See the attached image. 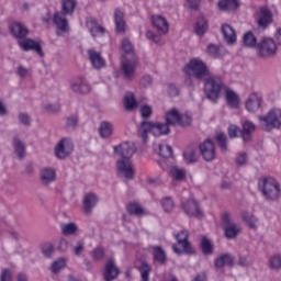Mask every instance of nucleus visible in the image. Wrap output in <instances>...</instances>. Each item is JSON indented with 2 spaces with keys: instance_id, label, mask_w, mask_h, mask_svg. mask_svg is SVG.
Wrapping results in <instances>:
<instances>
[{
  "instance_id": "nucleus-1",
  "label": "nucleus",
  "mask_w": 281,
  "mask_h": 281,
  "mask_svg": "<svg viewBox=\"0 0 281 281\" xmlns=\"http://www.w3.org/2000/svg\"><path fill=\"white\" fill-rule=\"evenodd\" d=\"M135 144L128 142L114 147V153L121 157L116 162V169L122 177H125V179H133V175H135L133 162H131V157L135 155Z\"/></svg>"
},
{
  "instance_id": "nucleus-2",
  "label": "nucleus",
  "mask_w": 281,
  "mask_h": 281,
  "mask_svg": "<svg viewBox=\"0 0 281 281\" xmlns=\"http://www.w3.org/2000/svg\"><path fill=\"white\" fill-rule=\"evenodd\" d=\"M121 49L123 52L121 59V71L126 80H133V78H135V71L137 69V57L135 56L133 44L128 38L122 40Z\"/></svg>"
},
{
  "instance_id": "nucleus-3",
  "label": "nucleus",
  "mask_w": 281,
  "mask_h": 281,
  "mask_svg": "<svg viewBox=\"0 0 281 281\" xmlns=\"http://www.w3.org/2000/svg\"><path fill=\"white\" fill-rule=\"evenodd\" d=\"M202 82H204V93L211 102H216V100L221 98V93L227 89L223 78L218 75H212V72H210Z\"/></svg>"
},
{
  "instance_id": "nucleus-4",
  "label": "nucleus",
  "mask_w": 281,
  "mask_h": 281,
  "mask_svg": "<svg viewBox=\"0 0 281 281\" xmlns=\"http://www.w3.org/2000/svg\"><path fill=\"white\" fill-rule=\"evenodd\" d=\"M258 190L266 201H278L281 195L280 183L274 178H262L258 182Z\"/></svg>"
},
{
  "instance_id": "nucleus-5",
  "label": "nucleus",
  "mask_w": 281,
  "mask_h": 281,
  "mask_svg": "<svg viewBox=\"0 0 281 281\" xmlns=\"http://www.w3.org/2000/svg\"><path fill=\"white\" fill-rule=\"evenodd\" d=\"M148 133H151L154 137H161V135H168V133H170V128L165 123L143 121L138 126V135L145 143L148 142Z\"/></svg>"
},
{
  "instance_id": "nucleus-6",
  "label": "nucleus",
  "mask_w": 281,
  "mask_h": 281,
  "mask_svg": "<svg viewBox=\"0 0 281 281\" xmlns=\"http://www.w3.org/2000/svg\"><path fill=\"white\" fill-rule=\"evenodd\" d=\"M151 24L153 27L156 30L157 34L153 33V31L146 32V38L149 41H153L157 45H164V41L161 40V36L168 34V30L170 25L168 24V20L161 15H154L151 16Z\"/></svg>"
},
{
  "instance_id": "nucleus-7",
  "label": "nucleus",
  "mask_w": 281,
  "mask_h": 281,
  "mask_svg": "<svg viewBox=\"0 0 281 281\" xmlns=\"http://www.w3.org/2000/svg\"><path fill=\"white\" fill-rule=\"evenodd\" d=\"M183 71L190 78H195L196 80H203L210 76V68L207 64L201 58L191 59L183 68Z\"/></svg>"
},
{
  "instance_id": "nucleus-8",
  "label": "nucleus",
  "mask_w": 281,
  "mask_h": 281,
  "mask_svg": "<svg viewBox=\"0 0 281 281\" xmlns=\"http://www.w3.org/2000/svg\"><path fill=\"white\" fill-rule=\"evenodd\" d=\"M258 120H259V125L263 131H273V128H280L281 110L272 109L266 115H260Z\"/></svg>"
},
{
  "instance_id": "nucleus-9",
  "label": "nucleus",
  "mask_w": 281,
  "mask_h": 281,
  "mask_svg": "<svg viewBox=\"0 0 281 281\" xmlns=\"http://www.w3.org/2000/svg\"><path fill=\"white\" fill-rule=\"evenodd\" d=\"M278 54V44L271 37H263L257 43V56L259 58H272Z\"/></svg>"
},
{
  "instance_id": "nucleus-10",
  "label": "nucleus",
  "mask_w": 281,
  "mask_h": 281,
  "mask_svg": "<svg viewBox=\"0 0 281 281\" xmlns=\"http://www.w3.org/2000/svg\"><path fill=\"white\" fill-rule=\"evenodd\" d=\"M178 245L182 247L180 249L177 244H173L172 249L175 254H178V256H181V254H192V245H190V241H188V238L190 236V233L186 229L180 231L178 234H173Z\"/></svg>"
},
{
  "instance_id": "nucleus-11",
  "label": "nucleus",
  "mask_w": 281,
  "mask_h": 281,
  "mask_svg": "<svg viewBox=\"0 0 281 281\" xmlns=\"http://www.w3.org/2000/svg\"><path fill=\"white\" fill-rule=\"evenodd\" d=\"M74 151V142L69 138H63L55 147V155L58 159L69 157Z\"/></svg>"
},
{
  "instance_id": "nucleus-12",
  "label": "nucleus",
  "mask_w": 281,
  "mask_h": 281,
  "mask_svg": "<svg viewBox=\"0 0 281 281\" xmlns=\"http://www.w3.org/2000/svg\"><path fill=\"white\" fill-rule=\"evenodd\" d=\"M199 148L204 161H214V159H216V148L212 139H205L200 144Z\"/></svg>"
},
{
  "instance_id": "nucleus-13",
  "label": "nucleus",
  "mask_w": 281,
  "mask_h": 281,
  "mask_svg": "<svg viewBox=\"0 0 281 281\" xmlns=\"http://www.w3.org/2000/svg\"><path fill=\"white\" fill-rule=\"evenodd\" d=\"M256 21L259 27H269V25L273 23V13H271V10H269V8L261 7L259 9V12H257Z\"/></svg>"
},
{
  "instance_id": "nucleus-14",
  "label": "nucleus",
  "mask_w": 281,
  "mask_h": 281,
  "mask_svg": "<svg viewBox=\"0 0 281 281\" xmlns=\"http://www.w3.org/2000/svg\"><path fill=\"white\" fill-rule=\"evenodd\" d=\"M182 209L184 210L186 214L189 216H193L195 218H203V211L199 206V202L194 199H191L187 202L182 203Z\"/></svg>"
},
{
  "instance_id": "nucleus-15",
  "label": "nucleus",
  "mask_w": 281,
  "mask_h": 281,
  "mask_svg": "<svg viewBox=\"0 0 281 281\" xmlns=\"http://www.w3.org/2000/svg\"><path fill=\"white\" fill-rule=\"evenodd\" d=\"M262 106V95L258 93H251L248 95L245 102V108L249 113H256Z\"/></svg>"
},
{
  "instance_id": "nucleus-16",
  "label": "nucleus",
  "mask_w": 281,
  "mask_h": 281,
  "mask_svg": "<svg viewBox=\"0 0 281 281\" xmlns=\"http://www.w3.org/2000/svg\"><path fill=\"white\" fill-rule=\"evenodd\" d=\"M9 32L12 34L14 38H18L19 41L25 38L27 34H30V31H27V27L23 25L21 22H11L9 24Z\"/></svg>"
},
{
  "instance_id": "nucleus-17",
  "label": "nucleus",
  "mask_w": 281,
  "mask_h": 281,
  "mask_svg": "<svg viewBox=\"0 0 281 281\" xmlns=\"http://www.w3.org/2000/svg\"><path fill=\"white\" fill-rule=\"evenodd\" d=\"M18 45L21 47V49H23V52L33 50L40 54V56H43V48L41 47V43L32 38L19 40Z\"/></svg>"
},
{
  "instance_id": "nucleus-18",
  "label": "nucleus",
  "mask_w": 281,
  "mask_h": 281,
  "mask_svg": "<svg viewBox=\"0 0 281 281\" xmlns=\"http://www.w3.org/2000/svg\"><path fill=\"white\" fill-rule=\"evenodd\" d=\"M67 16H69L67 13L55 12L53 22L56 25L57 30L59 32H63L64 34L69 32V21L67 20Z\"/></svg>"
},
{
  "instance_id": "nucleus-19",
  "label": "nucleus",
  "mask_w": 281,
  "mask_h": 281,
  "mask_svg": "<svg viewBox=\"0 0 281 281\" xmlns=\"http://www.w3.org/2000/svg\"><path fill=\"white\" fill-rule=\"evenodd\" d=\"M70 89L74 93L85 94L91 91V86L85 78H77L70 83Z\"/></svg>"
},
{
  "instance_id": "nucleus-20",
  "label": "nucleus",
  "mask_w": 281,
  "mask_h": 281,
  "mask_svg": "<svg viewBox=\"0 0 281 281\" xmlns=\"http://www.w3.org/2000/svg\"><path fill=\"white\" fill-rule=\"evenodd\" d=\"M88 58L94 69H102L106 67V60H104V57L93 48L88 49Z\"/></svg>"
},
{
  "instance_id": "nucleus-21",
  "label": "nucleus",
  "mask_w": 281,
  "mask_h": 281,
  "mask_svg": "<svg viewBox=\"0 0 281 281\" xmlns=\"http://www.w3.org/2000/svg\"><path fill=\"white\" fill-rule=\"evenodd\" d=\"M103 276L105 281H113L120 276V269L115 266L114 259L106 261Z\"/></svg>"
},
{
  "instance_id": "nucleus-22",
  "label": "nucleus",
  "mask_w": 281,
  "mask_h": 281,
  "mask_svg": "<svg viewBox=\"0 0 281 281\" xmlns=\"http://www.w3.org/2000/svg\"><path fill=\"white\" fill-rule=\"evenodd\" d=\"M224 93H225L226 104H228L231 109H238L240 104V99L238 98V94L236 93V91L229 89V87H226V89L224 90Z\"/></svg>"
},
{
  "instance_id": "nucleus-23",
  "label": "nucleus",
  "mask_w": 281,
  "mask_h": 281,
  "mask_svg": "<svg viewBox=\"0 0 281 281\" xmlns=\"http://www.w3.org/2000/svg\"><path fill=\"white\" fill-rule=\"evenodd\" d=\"M40 179L43 186H49V183H54L56 181V170L52 168H44L40 172Z\"/></svg>"
},
{
  "instance_id": "nucleus-24",
  "label": "nucleus",
  "mask_w": 281,
  "mask_h": 281,
  "mask_svg": "<svg viewBox=\"0 0 281 281\" xmlns=\"http://www.w3.org/2000/svg\"><path fill=\"white\" fill-rule=\"evenodd\" d=\"M95 205H98V195L94 193H86L83 196V212L90 214Z\"/></svg>"
},
{
  "instance_id": "nucleus-25",
  "label": "nucleus",
  "mask_w": 281,
  "mask_h": 281,
  "mask_svg": "<svg viewBox=\"0 0 281 281\" xmlns=\"http://www.w3.org/2000/svg\"><path fill=\"white\" fill-rule=\"evenodd\" d=\"M221 32L223 34L224 41H226L228 45H234L236 42V31L232 27V25L223 24Z\"/></svg>"
},
{
  "instance_id": "nucleus-26",
  "label": "nucleus",
  "mask_w": 281,
  "mask_h": 281,
  "mask_svg": "<svg viewBox=\"0 0 281 281\" xmlns=\"http://www.w3.org/2000/svg\"><path fill=\"white\" fill-rule=\"evenodd\" d=\"M86 25L91 34V36L95 37V36H102V34L104 33V27L100 26L98 24V22L95 21V19L90 18L87 20Z\"/></svg>"
},
{
  "instance_id": "nucleus-27",
  "label": "nucleus",
  "mask_w": 281,
  "mask_h": 281,
  "mask_svg": "<svg viewBox=\"0 0 281 281\" xmlns=\"http://www.w3.org/2000/svg\"><path fill=\"white\" fill-rule=\"evenodd\" d=\"M216 269H223V267H234V257L229 254H223L215 259L214 262Z\"/></svg>"
},
{
  "instance_id": "nucleus-28",
  "label": "nucleus",
  "mask_w": 281,
  "mask_h": 281,
  "mask_svg": "<svg viewBox=\"0 0 281 281\" xmlns=\"http://www.w3.org/2000/svg\"><path fill=\"white\" fill-rule=\"evenodd\" d=\"M223 229H224V235L226 238H228V240L236 238V236H238V234H240V232H241L240 224H238V223L228 224L227 226H223Z\"/></svg>"
},
{
  "instance_id": "nucleus-29",
  "label": "nucleus",
  "mask_w": 281,
  "mask_h": 281,
  "mask_svg": "<svg viewBox=\"0 0 281 281\" xmlns=\"http://www.w3.org/2000/svg\"><path fill=\"white\" fill-rule=\"evenodd\" d=\"M114 21L117 34H124L126 32V22L124 21V12L115 10Z\"/></svg>"
},
{
  "instance_id": "nucleus-30",
  "label": "nucleus",
  "mask_w": 281,
  "mask_h": 281,
  "mask_svg": "<svg viewBox=\"0 0 281 281\" xmlns=\"http://www.w3.org/2000/svg\"><path fill=\"white\" fill-rule=\"evenodd\" d=\"M217 8L222 12H234L238 9V0H218Z\"/></svg>"
},
{
  "instance_id": "nucleus-31",
  "label": "nucleus",
  "mask_w": 281,
  "mask_h": 281,
  "mask_svg": "<svg viewBox=\"0 0 281 281\" xmlns=\"http://www.w3.org/2000/svg\"><path fill=\"white\" fill-rule=\"evenodd\" d=\"M241 221H244L250 229H256L258 227V218L254 216V213L249 211H241Z\"/></svg>"
},
{
  "instance_id": "nucleus-32",
  "label": "nucleus",
  "mask_w": 281,
  "mask_h": 281,
  "mask_svg": "<svg viewBox=\"0 0 281 281\" xmlns=\"http://www.w3.org/2000/svg\"><path fill=\"white\" fill-rule=\"evenodd\" d=\"M209 25H207V20L203 15L199 16L195 25H194V32L198 36H203L205 32H207Z\"/></svg>"
},
{
  "instance_id": "nucleus-33",
  "label": "nucleus",
  "mask_w": 281,
  "mask_h": 281,
  "mask_svg": "<svg viewBox=\"0 0 281 281\" xmlns=\"http://www.w3.org/2000/svg\"><path fill=\"white\" fill-rule=\"evenodd\" d=\"M99 135L106 139V137H111L113 135V124L109 121H103L99 126Z\"/></svg>"
},
{
  "instance_id": "nucleus-34",
  "label": "nucleus",
  "mask_w": 281,
  "mask_h": 281,
  "mask_svg": "<svg viewBox=\"0 0 281 281\" xmlns=\"http://www.w3.org/2000/svg\"><path fill=\"white\" fill-rule=\"evenodd\" d=\"M126 210L128 214H132L134 216H146V210H144V207H142V204L137 202L128 203Z\"/></svg>"
},
{
  "instance_id": "nucleus-35",
  "label": "nucleus",
  "mask_w": 281,
  "mask_h": 281,
  "mask_svg": "<svg viewBox=\"0 0 281 281\" xmlns=\"http://www.w3.org/2000/svg\"><path fill=\"white\" fill-rule=\"evenodd\" d=\"M154 150L165 159H168V157H172V147L169 145L155 144Z\"/></svg>"
},
{
  "instance_id": "nucleus-36",
  "label": "nucleus",
  "mask_w": 281,
  "mask_h": 281,
  "mask_svg": "<svg viewBox=\"0 0 281 281\" xmlns=\"http://www.w3.org/2000/svg\"><path fill=\"white\" fill-rule=\"evenodd\" d=\"M12 146L18 159H23V157H25V143H23L21 138L15 137L13 138Z\"/></svg>"
},
{
  "instance_id": "nucleus-37",
  "label": "nucleus",
  "mask_w": 281,
  "mask_h": 281,
  "mask_svg": "<svg viewBox=\"0 0 281 281\" xmlns=\"http://www.w3.org/2000/svg\"><path fill=\"white\" fill-rule=\"evenodd\" d=\"M254 131H256V125L252 122H244L241 132V137L244 142H249L251 139V133H254Z\"/></svg>"
},
{
  "instance_id": "nucleus-38",
  "label": "nucleus",
  "mask_w": 281,
  "mask_h": 281,
  "mask_svg": "<svg viewBox=\"0 0 281 281\" xmlns=\"http://www.w3.org/2000/svg\"><path fill=\"white\" fill-rule=\"evenodd\" d=\"M60 5L61 13L71 15L76 10V5H78V2H76V0H61Z\"/></svg>"
},
{
  "instance_id": "nucleus-39",
  "label": "nucleus",
  "mask_w": 281,
  "mask_h": 281,
  "mask_svg": "<svg viewBox=\"0 0 281 281\" xmlns=\"http://www.w3.org/2000/svg\"><path fill=\"white\" fill-rule=\"evenodd\" d=\"M186 169L179 168L177 166H173L169 170V176L173 181H184L186 180Z\"/></svg>"
},
{
  "instance_id": "nucleus-40",
  "label": "nucleus",
  "mask_w": 281,
  "mask_h": 281,
  "mask_svg": "<svg viewBox=\"0 0 281 281\" xmlns=\"http://www.w3.org/2000/svg\"><path fill=\"white\" fill-rule=\"evenodd\" d=\"M137 269L140 273V281H150V271H153L150 265L143 261L139 266H137Z\"/></svg>"
},
{
  "instance_id": "nucleus-41",
  "label": "nucleus",
  "mask_w": 281,
  "mask_h": 281,
  "mask_svg": "<svg viewBox=\"0 0 281 281\" xmlns=\"http://www.w3.org/2000/svg\"><path fill=\"white\" fill-rule=\"evenodd\" d=\"M179 111L177 109H172L171 111L167 112L166 114V125L167 126H175V124H179Z\"/></svg>"
},
{
  "instance_id": "nucleus-42",
  "label": "nucleus",
  "mask_w": 281,
  "mask_h": 281,
  "mask_svg": "<svg viewBox=\"0 0 281 281\" xmlns=\"http://www.w3.org/2000/svg\"><path fill=\"white\" fill-rule=\"evenodd\" d=\"M124 106L126 111H133V109H137V101L135 100V94H133V92H127L125 94Z\"/></svg>"
},
{
  "instance_id": "nucleus-43",
  "label": "nucleus",
  "mask_w": 281,
  "mask_h": 281,
  "mask_svg": "<svg viewBox=\"0 0 281 281\" xmlns=\"http://www.w3.org/2000/svg\"><path fill=\"white\" fill-rule=\"evenodd\" d=\"M183 159L186 164H195V161H199V154H196V149H186V151L183 153Z\"/></svg>"
},
{
  "instance_id": "nucleus-44",
  "label": "nucleus",
  "mask_w": 281,
  "mask_h": 281,
  "mask_svg": "<svg viewBox=\"0 0 281 281\" xmlns=\"http://www.w3.org/2000/svg\"><path fill=\"white\" fill-rule=\"evenodd\" d=\"M153 256L155 262H159V265H164L166 262V251L159 246L153 247Z\"/></svg>"
},
{
  "instance_id": "nucleus-45",
  "label": "nucleus",
  "mask_w": 281,
  "mask_h": 281,
  "mask_svg": "<svg viewBox=\"0 0 281 281\" xmlns=\"http://www.w3.org/2000/svg\"><path fill=\"white\" fill-rule=\"evenodd\" d=\"M65 267H67V259L59 258L52 263L50 271L52 273H60Z\"/></svg>"
},
{
  "instance_id": "nucleus-46",
  "label": "nucleus",
  "mask_w": 281,
  "mask_h": 281,
  "mask_svg": "<svg viewBox=\"0 0 281 281\" xmlns=\"http://www.w3.org/2000/svg\"><path fill=\"white\" fill-rule=\"evenodd\" d=\"M243 43L245 47H257L258 42L256 36L251 32H247L243 37Z\"/></svg>"
},
{
  "instance_id": "nucleus-47",
  "label": "nucleus",
  "mask_w": 281,
  "mask_h": 281,
  "mask_svg": "<svg viewBox=\"0 0 281 281\" xmlns=\"http://www.w3.org/2000/svg\"><path fill=\"white\" fill-rule=\"evenodd\" d=\"M60 229L64 236H71V234L78 232V226L75 223L61 224Z\"/></svg>"
},
{
  "instance_id": "nucleus-48",
  "label": "nucleus",
  "mask_w": 281,
  "mask_h": 281,
  "mask_svg": "<svg viewBox=\"0 0 281 281\" xmlns=\"http://www.w3.org/2000/svg\"><path fill=\"white\" fill-rule=\"evenodd\" d=\"M206 54L212 58H221V48L216 44H209L206 47Z\"/></svg>"
},
{
  "instance_id": "nucleus-49",
  "label": "nucleus",
  "mask_w": 281,
  "mask_h": 281,
  "mask_svg": "<svg viewBox=\"0 0 281 281\" xmlns=\"http://www.w3.org/2000/svg\"><path fill=\"white\" fill-rule=\"evenodd\" d=\"M160 203L165 212H172V210H175V202L171 198H165L160 201Z\"/></svg>"
},
{
  "instance_id": "nucleus-50",
  "label": "nucleus",
  "mask_w": 281,
  "mask_h": 281,
  "mask_svg": "<svg viewBox=\"0 0 281 281\" xmlns=\"http://www.w3.org/2000/svg\"><path fill=\"white\" fill-rule=\"evenodd\" d=\"M201 249L205 255L212 254V241H210V239H207L206 237H203L201 239Z\"/></svg>"
},
{
  "instance_id": "nucleus-51",
  "label": "nucleus",
  "mask_w": 281,
  "mask_h": 281,
  "mask_svg": "<svg viewBox=\"0 0 281 281\" xmlns=\"http://www.w3.org/2000/svg\"><path fill=\"white\" fill-rule=\"evenodd\" d=\"M270 269H281V255H274L269 259Z\"/></svg>"
},
{
  "instance_id": "nucleus-52",
  "label": "nucleus",
  "mask_w": 281,
  "mask_h": 281,
  "mask_svg": "<svg viewBox=\"0 0 281 281\" xmlns=\"http://www.w3.org/2000/svg\"><path fill=\"white\" fill-rule=\"evenodd\" d=\"M216 142H217L221 150H223V151L227 150V136H225V134L218 133L216 135Z\"/></svg>"
},
{
  "instance_id": "nucleus-53",
  "label": "nucleus",
  "mask_w": 281,
  "mask_h": 281,
  "mask_svg": "<svg viewBox=\"0 0 281 281\" xmlns=\"http://www.w3.org/2000/svg\"><path fill=\"white\" fill-rule=\"evenodd\" d=\"M139 113L142 117L147 119L153 115V108L148 104H143L140 105Z\"/></svg>"
},
{
  "instance_id": "nucleus-54",
  "label": "nucleus",
  "mask_w": 281,
  "mask_h": 281,
  "mask_svg": "<svg viewBox=\"0 0 281 281\" xmlns=\"http://www.w3.org/2000/svg\"><path fill=\"white\" fill-rule=\"evenodd\" d=\"M222 221V227H226L227 225H233L234 222H232V213L229 212H223L221 215Z\"/></svg>"
},
{
  "instance_id": "nucleus-55",
  "label": "nucleus",
  "mask_w": 281,
  "mask_h": 281,
  "mask_svg": "<svg viewBox=\"0 0 281 281\" xmlns=\"http://www.w3.org/2000/svg\"><path fill=\"white\" fill-rule=\"evenodd\" d=\"M191 123H192V117L190 115L180 114L179 122H178L179 126H190Z\"/></svg>"
},
{
  "instance_id": "nucleus-56",
  "label": "nucleus",
  "mask_w": 281,
  "mask_h": 281,
  "mask_svg": "<svg viewBox=\"0 0 281 281\" xmlns=\"http://www.w3.org/2000/svg\"><path fill=\"white\" fill-rule=\"evenodd\" d=\"M30 69L25 68L24 66H18V68L15 69V75L19 78H27V76H30Z\"/></svg>"
},
{
  "instance_id": "nucleus-57",
  "label": "nucleus",
  "mask_w": 281,
  "mask_h": 281,
  "mask_svg": "<svg viewBox=\"0 0 281 281\" xmlns=\"http://www.w3.org/2000/svg\"><path fill=\"white\" fill-rule=\"evenodd\" d=\"M42 252L46 258H52V254H54V246L52 244H44L42 246Z\"/></svg>"
},
{
  "instance_id": "nucleus-58",
  "label": "nucleus",
  "mask_w": 281,
  "mask_h": 281,
  "mask_svg": "<svg viewBox=\"0 0 281 281\" xmlns=\"http://www.w3.org/2000/svg\"><path fill=\"white\" fill-rule=\"evenodd\" d=\"M19 122H20V124H23L24 126H30L32 119H30V115H27L26 113H20Z\"/></svg>"
},
{
  "instance_id": "nucleus-59",
  "label": "nucleus",
  "mask_w": 281,
  "mask_h": 281,
  "mask_svg": "<svg viewBox=\"0 0 281 281\" xmlns=\"http://www.w3.org/2000/svg\"><path fill=\"white\" fill-rule=\"evenodd\" d=\"M44 111L46 113H58V111H60V105H58V104H46V105H44Z\"/></svg>"
},
{
  "instance_id": "nucleus-60",
  "label": "nucleus",
  "mask_w": 281,
  "mask_h": 281,
  "mask_svg": "<svg viewBox=\"0 0 281 281\" xmlns=\"http://www.w3.org/2000/svg\"><path fill=\"white\" fill-rule=\"evenodd\" d=\"M238 133H240V128L236 125H229L228 126V137L234 138L238 137Z\"/></svg>"
},
{
  "instance_id": "nucleus-61",
  "label": "nucleus",
  "mask_w": 281,
  "mask_h": 281,
  "mask_svg": "<svg viewBox=\"0 0 281 281\" xmlns=\"http://www.w3.org/2000/svg\"><path fill=\"white\" fill-rule=\"evenodd\" d=\"M66 126L67 128H76V126H78V116H69Z\"/></svg>"
},
{
  "instance_id": "nucleus-62",
  "label": "nucleus",
  "mask_w": 281,
  "mask_h": 281,
  "mask_svg": "<svg viewBox=\"0 0 281 281\" xmlns=\"http://www.w3.org/2000/svg\"><path fill=\"white\" fill-rule=\"evenodd\" d=\"M0 281H12V272L9 269H3L0 276Z\"/></svg>"
},
{
  "instance_id": "nucleus-63",
  "label": "nucleus",
  "mask_w": 281,
  "mask_h": 281,
  "mask_svg": "<svg viewBox=\"0 0 281 281\" xmlns=\"http://www.w3.org/2000/svg\"><path fill=\"white\" fill-rule=\"evenodd\" d=\"M92 256L94 260H102V258L104 257V249L95 248L92 252Z\"/></svg>"
},
{
  "instance_id": "nucleus-64",
  "label": "nucleus",
  "mask_w": 281,
  "mask_h": 281,
  "mask_svg": "<svg viewBox=\"0 0 281 281\" xmlns=\"http://www.w3.org/2000/svg\"><path fill=\"white\" fill-rule=\"evenodd\" d=\"M186 5L190 10H199V0H187Z\"/></svg>"
}]
</instances>
